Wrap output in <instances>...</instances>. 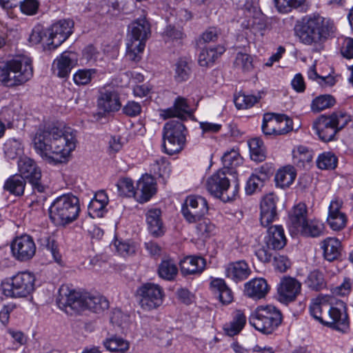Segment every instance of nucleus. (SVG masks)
<instances>
[{
	"label": "nucleus",
	"instance_id": "nucleus-4",
	"mask_svg": "<svg viewBox=\"0 0 353 353\" xmlns=\"http://www.w3.org/2000/svg\"><path fill=\"white\" fill-rule=\"evenodd\" d=\"M33 75L31 61L26 57H17L0 63V81L8 87L21 85Z\"/></svg>",
	"mask_w": 353,
	"mask_h": 353
},
{
	"label": "nucleus",
	"instance_id": "nucleus-6",
	"mask_svg": "<svg viewBox=\"0 0 353 353\" xmlns=\"http://www.w3.org/2000/svg\"><path fill=\"white\" fill-rule=\"evenodd\" d=\"M81 211L78 197L65 194L56 198L49 208L50 220L56 225H66L75 221Z\"/></svg>",
	"mask_w": 353,
	"mask_h": 353
},
{
	"label": "nucleus",
	"instance_id": "nucleus-59",
	"mask_svg": "<svg viewBox=\"0 0 353 353\" xmlns=\"http://www.w3.org/2000/svg\"><path fill=\"white\" fill-rule=\"evenodd\" d=\"M334 121L331 117L321 115L313 123V128L315 130H322L323 129L336 128Z\"/></svg>",
	"mask_w": 353,
	"mask_h": 353
},
{
	"label": "nucleus",
	"instance_id": "nucleus-57",
	"mask_svg": "<svg viewBox=\"0 0 353 353\" xmlns=\"http://www.w3.org/2000/svg\"><path fill=\"white\" fill-rule=\"evenodd\" d=\"M331 117L334 121L338 132L342 130L351 121V117L345 112L339 111L333 112Z\"/></svg>",
	"mask_w": 353,
	"mask_h": 353
},
{
	"label": "nucleus",
	"instance_id": "nucleus-48",
	"mask_svg": "<svg viewBox=\"0 0 353 353\" xmlns=\"http://www.w3.org/2000/svg\"><path fill=\"white\" fill-rule=\"evenodd\" d=\"M39 242L41 246L46 248L50 252L54 259L57 262H59L61 260V256L57 251V248L53 239H52L48 234H46L39 239Z\"/></svg>",
	"mask_w": 353,
	"mask_h": 353
},
{
	"label": "nucleus",
	"instance_id": "nucleus-47",
	"mask_svg": "<svg viewBox=\"0 0 353 353\" xmlns=\"http://www.w3.org/2000/svg\"><path fill=\"white\" fill-rule=\"evenodd\" d=\"M97 73L96 69L79 70L73 76L74 83L79 85H85L90 83Z\"/></svg>",
	"mask_w": 353,
	"mask_h": 353
},
{
	"label": "nucleus",
	"instance_id": "nucleus-32",
	"mask_svg": "<svg viewBox=\"0 0 353 353\" xmlns=\"http://www.w3.org/2000/svg\"><path fill=\"white\" fill-rule=\"evenodd\" d=\"M246 323V317L241 310H236L232 320L224 325L225 333L230 336L238 334L244 327Z\"/></svg>",
	"mask_w": 353,
	"mask_h": 353
},
{
	"label": "nucleus",
	"instance_id": "nucleus-14",
	"mask_svg": "<svg viewBox=\"0 0 353 353\" xmlns=\"http://www.w3.org/2000/svg\"><path fill=\"white\" fill-rule=\"evenodd\" d=\"M208 212L207 200L201 196L196 195L188 196L181 208L183 217L189 223L199 221Z\"/></svg>",
	"mask_w": 353,
	"mask_h": 353
},
{
	"label": "nucleus",
	"instance_id": "nucleus-36",
	"mask_svg": "<svg viewBox=\"0 0 353 353\" xmlns=\"http://www.w3.org/2000/svg\"><path fill=\"white\" fill-rule=\"evenodd\" d=\"M174 79L177 82L187 81L191 74V62L187 58H180L175 63Z\"/></svg>",
	"mask_w": 353,
	"mask_h": 353
},
{
	"label": "nucleus",
	"instance_id": "nucleus-9",
	"mask_svg": "<svg viewBox=\"0 0 353 353\" xmlns=\"http://www.w3.org/2000/svg\"><path fill=\"white\" fill-rule=\"evenodd\" d=\"M188 131L180 120H171L163 127V148L170 154L179 152L183 148Z\"/></svg>",
	"mask_w": 353,
	"mask_h": 353
},
{
	"label": "nucleus",
	"instance_id": "nucleus-39",
	"mask_svg": "<svg viewBox=\"0 0 353 353\" xmlns=\"http://www.w3.org/2000/svg\"><path fill=\"white\" fill-rule=\"evenodd\" d=\"M250 157L254 161L261 162L265 159L266 152L263 141L259 138H253L248 141Z\"/></svg>",
	"mask_w": 353,
	"mask_h": 353
},
{
	"label": "nucleus",
	"instance_id": "nucleus-62",
	"mask_svg": "<svg viewBox=\"0 0 353 353\" xmlns=\"http://www.w3.org/2000/svg\"><path fill=\"white\" fill-rule=\"evenodd\" d=\"M117 252L123 256H128L134 254L136 252V247L134 243L125 241H118L115 243Z\"/></svg>",
	"mask_w": 353,
	"mask_h": 353
},
{
	"label": "nucleus",
	"instance_id": "nucleus-49",
	"mask_svg": "<svg viewBox=\"0 0 353 353\" xmlns=\"http://www.w3.org/2000/svg\"><path fill=\"white\" fill-rule=\"evenodd\" d=\"M117 187L120 195L129 197L137 195L133 182L130 179L123 178L119 180Z\"/></svg>",
	"mask_w": 353,
	"mask_h": 353
},
{
	"label": "nucleus",
	"instance_id": "nucleus-34",
	"mask_svg": "<svg viewBox=\"0 0 353 353\" xmlns=\"http://www.w3.org/2000/svg\"><path fill=\"white\" fill-rule=\"evenodd\" d=\"M26 181L21 175L14 174L5 182L3 188L15 196H21L25 190Z\"/></svg>",
	"mask_w": 353,
	"mask_h": 353
},
{
	"label": "nucleus",
	"instance_id": "nucleus-15",
	"mask_svg": "<svg viewBox=\"0 0 353 353\" xmlns=\"http://www.w3.org/2000/svg\"><path fill=\"white\" fill-rule=\"evenodd\" d=\"M74 22L70 19L60 20L48 29L47 48L54 50L63 43L72 33Z\"/></svg>",
	"mask_w": 353,
	"mask_h": 353
},
{
	"label": "nucleus",
	"instance_id": "nucleus-19",
	"mask_svg": "<svg viewBox=\"0 0 353 353\" xmlns=\"http://www.w3.org/2000/svg\"><path fill=\"white\" fill-rule=\"evenodd\" d=\"M97 107L103 113L119 111L121 108L119 93L115 90L101 91L97 99Z\"/></svg>",
	"mask_w": 353,
	"mask_h": 353
},
{
	"label": "nucleus",
	"instance_id": "nucleus-42",
	"mask_svg": "<svg viewBox=\"0 0 353 353\" xmlns=\"http://www.w3.org/2000/svg\"><path fill=\"white\" fill-rule=\"evenodd\" d=\"M4 152L8 158L14 159L23 152V146L19 139H10L4 144Z\"/></svg>",
	"mask_w": 353,
	"mask_h": 353
},
{
	"label": "nucleus",
	"instance_id": "nucleus-23",
	"mask_svg": "<svg viewBox=\"0 0 353 353\" xmlns=\"http://www.w3.org/2000/svg\"><path fill=\"white\" fill-rule=\"evenodd\" d=\"M269 291L267 281L263 278L252 279L244 285V294L254 300L264 298Z\"/></svg>",
	"mask_w": 353,
	"mask_h": 353
},
{
	"label": "nucleus",
	"instance_id": "nucleus-10",
	"mask_svg": "<svg viewBox=\"0 0 353 353\" xmlns=\"http://www.w3.org/2000/svg\"><path fill=\"white\" fill-rule=\"evenodd\" d=\"M34 276L29 272H20L1 283L6 296L25 297L34 290Z\"/></svg>",
	"mask_w": 353,
	"mask_h": 353
},
{
	"label": "nucleus",
	"instance_id": "nucleus-28",
	"mask_svg": "<svg viewBox=\"0 0 353 353\" xmlns=\"http://www.w3.org/2000/svg\"><path fill=\"white\" fill-rule=\"evenodd\" d=\"M205 266V260L201 256H187L180 262L181 272L184 276L201 273Z\"/></svg>",
	"mask_w": 353,
	"mask_h": 353
},
{
	"label": "nucleus",
	"instance_id": "nucleus-2",
	"mask_svg": "<svg viewBox=\"0 0 353 353\" xmlns=\"http://www.w3.org/2000/svg\"><path fill=\"white\" fill-rule=\"evenodd\" d=\"M59 307L69 315L78 314L84 310L101 313L109 307L108 301L99 294H82L62 285L57 300Z\"/></svg>",
	"mask_w": 353,
	"mask_h": 353
},
{
	"label": "nucleus",
	"instance_id": "nucleus-58",
	"mask_svg": "<svg viewBox=\"0 0 353 353\" xmlns=\"http://www.w3.org/2000/svg\"><path fill=\"white\" fill-rule=\"evenodd\" d=\"M330 228L335 231H339L345 228L347 222L345 214L331 215L327 218Z\"/></svg>",
	"mask_w": 353,
	"mask_h": 353
},
{
	"label": "nucleus",
	"instance_id": "nucleus-21",
	"mask_svg": "<svg viewBox=\"0 0 353 353\" xmlns=\"http://www.w3.org/2000/svg\"><path fill=\"white\" fill-rule=\"evenodd\" d=\"M156 181L150 174H145L138 181L137 184V196L139 203L148 201L156 193Z\"/></svg>",
	"mask_w": 353,
	"mask_h": 353
},
{
	"label": "nucleus",
	"instance_id": "nucleus-24",
	"mask_svg": "<svg viewBox=\"0 0 353 353\" xmlns=\"http://www.w3.org/2000/svg\"><path fill=\"white\" fill-rule=\"evenodd\" d=\"M284 230L281 225H273L268 228L265 237V243L268 249L281 250L286 245Z\"/></svg>",
	"mask_w": 353,
	"mask_h": 353
},
{
	"label": "nucleus",
	"instance_id": "nucleus-30",
	"mask_svg": "<svg viewBox=\"0 0 353 353\" xmlns=\"http://www.w3.org/2000/svg\"><path fill=\"white\" fill-rule=\"evenodd\" d=\"M225 49L223 46L219 45L214 48H203L199 55V63L202 67H208L225 52Z\"/></svg>",
	"mask_w": 353,
	"mask_h": 353
},
{
	"label": "nucleus",
	"instance_id": "nucleus-38",
	"mask_svg": "<svg viewBox=\"0 0 353 353\" xmlns=\"http://www.w3.org/2000/svg\"><path fill=\"white\" fill-rule=\"evenodd\" d=\"M178 273V268L173 260L170 259H163L158 268L159 276L167 281L174 279Z\"/></svg>",
	"mask_w": 353,
	"mask_h": 353
},
{
	"label": "nucleus",
	"instance_id": "nucleus-25",
	"mask_svg": "<svg viewBox=\"0 0 353 353\" xmlns=\"http://www.w3.org/2000/svg\"><path fill=\"white\" fill-rule=\"evenodd\" d=\"M146 221L148 230L152 236L159 237L164 234L165 230L159 209L149 210L146 213Z\"/></svg>",
	"mask_w": 353,
	"mask_h": 353
},
{
	"label": "nucleus",
	"instance_id": "nucleus-27",
	"mask_svg": "<svg viewBox=\"0 0 353 353\" xmlns=\"http://www.w3.org/2000/svg\"><path fill=\"white\" fill-rule=\"evenodd\" d=\"M307 206L303 203L296 205L289 213V224L294 230L299 232L307 223Z\"/></svg>",
	"mask_w": 353,
	"mask_h": 353
},
{
	"label": "nucleus",
	"instance_id": "nucleus-51",
	"mask_svg": "<svg viewBox=\"0 0 353 353\" xmlns=\"http://www.w3.org/2000/svg\"><path fill=\"white\" fill-rule=\"evenodd\" d=\"M199 223L196 225L197 234L201 238L209 237L215 230V226L209 219H200Z\"/></svg>",
	"mask_w": 353,
	"mask_h": 353
},
{
	"label": "nucleus",
	"instance_id": "nucleus-61",
	"mask_svg": "<svg viewBox=\"0 0 353 353\" xmlns=\"http://www.w3.org/2000/svg\"><path fill=\"white\" fill-rule=\"evenodd\" d=\"M19 3L21 12L28 15L36 14L39 5L37 0H20Z\"/></svg>",
	"mask_w": 353,
	"mask_h": 353
},
{
	"label": "nucleus",
	"instance_id": "nucleus-52",
	"mask_svg": "<svg viewBox=\"0 0 353 353\" xmlns=\"http://www.w3.org/2000/svg\"><path fill=\"white\" fill-rule=\"evenodd\" d=\"M276 7L280 12L286 13L301 6L305 0H274Z\"/></svg>",
	"mask_w": 353,
	"mask_h": 353
},
{
	"label": "nucleus",
	"instance_id": "nucleus-20",
	"mask_svg": "<svg viewBox=\"0 0 353 353\" xmlns=\"http://www.w3.org/2000/svg\"><path fill=\"white\" fill-rule=\"evenodd\" d=\"M276 197L273 194L265 195L261 201V224L268 227L272 223L276 216Z\"/></svg>",
	"mask_w": 353,
	"mask_h": 353
},
{
	"label": "nucleus",
	"instance_id": "nucleus-43",
	"mask_svg": "<svg viewBox=\"0 0 353 353\" xmlns=\"http://www.w3.org/2000/svg\"><path fill=\"white\" fill-rule=\"evenodd\" d=\"M336 103L335 99L330 94H323L316 97L311 103V110L319 112L332 107Z\"/></svg>",
	"mask_w": 353,
	"mask_h": 353
},
{
	"label": "nucleus",
	"instance_id": "nucleus-37",
	"mask_svg": "<svg viewBox=\"0 0 353 353\" xmlns=\"http://www.w3.org/2000/svg\"><path fill=\"white\" fill-rule=\"evenodd\" d=\"M211 286L217 291L219 300L223 304L232 302L233 295L231 290L222 279H215L211 282Z\"/></svg>",
	"mask_w": 353,
	"mask_h": 353
},
{
	"label": "nucleus",
	"instance_id": "nucleus-33",
	"mask_svg": "<svg viewBox=\"0 0 353 353\" xmlns=\"http://www.w3.org/2000/svg\"><path fill=\"white\" fill-rule=\"evenodd\" d=\"M296 172L292 165L283 167L278 170L275 176V181L282 188L289 187L294 181Z\"/></svg>",
	"mask_w": 353,
	"mask_h": 353
},
{
	"label": "nucleus",
	"instance_id": "nucleus-31",
	"mask_svg": "<svg viewBox=\"0 0 353 353\" xmlns=\"http://www.w3.org/2000/svg\"><path fill=\"white\" fill-rule=\"evenodd\" d=\"M322 248L325 259L328 261H333L341 254V243L339 239L329 237L323 241Z\"/></svg>",
	"mask_w": 353,
	"mask_h": 353
},
{
	"label": "nucleus",
	"instance_id": "nucleus-22",
	"mask_svg": "<svg viewBox=\"0 0 353 353\" xmlns=\"http://www.w3.org/2000/svg\"><path fill=\"white\" fill-rule=\"evenodd\" d=\"M225 276L238 283L248 278L251 270L244 260L229 263L225 268Z\"/></svg>",
	"mask_w": 353,
	"mask_h": 353
},
{
	"label": "nucleus",
	"instance_id": "nucleus-63",
	"mask_svg": "<svg viewBox=\"0 0 353 353\" xmlns=\"http://www.w3.org/2000/svg\"><path fill=\"white\" fill-rule=\"evenodd\" d=\"M274 266L280 272H285L291 266L290 259L284 255L274 256Z\"/></svg>",
	"mask_w": 353,
	"mask_h": 353
},
{
	"label": "nucleus",
	"instance_id": "nucleus-54",
	"mask_svg": "<svg viewBox=\"0 0 353 353\" xmlns=\"http://www.w3.org/2000/svg\"><path fill=\"white\" fill-rule=\"evenodd\" d=\"M183 37V33L180 28L174 26H168L163 32V38L166 42L178 41Z\"/></svg>",
	"mask_w": 353,
	"mask_h": 353
},
{
	"label": "nucleus",
	"instance_id": "nucleus-29",
	"mask_svg": "<svg viewBox=\"0 0 353 353\" xmlns=\"http://www.w3.org/2000/svg\"><path fill=\"white\" fill-rule=\"evenodd\" d=\"M18 168L19 174L23 179L28 181L33 177L41 176V171L37 166L36 162L32 159L24 157L21 158L18 161Z\"/></svg>",
	"mask_w": 353,
	"mask_h": 353
},
{
	"label": "nucleus",
	"instance_id": "nucleus-64",
	"mask_svg": "<svg viewBox=\"0 0 353 353\" xmlns=\"http://www.w3.org/2000/svg\"><path fill=\"white\" fill-rule=\"evenodd\" d=\"M249 26L254 33L256 32L264 30L266 28L267 23L265 17L260 14L259 17H254L251 21H249Z\"/></svg>",
	"mask_w": 353,
	"mask_h": 353
},
{
	"label": "nucleus",
	"instance_id": "nucleus-40",
	"mask_svg": "<svg viewBox=\"0 0 353 353\" xmlns=\"http://www.w3.org/2000/svg\"><path fill=\"white\" fill-rule=\"evenodd\" d=\"M293 163L298 167L305 166L306 163L312 161L313 152L307 147L299 145L292 151Z\"/></svg>",
	"mask_w": 353,
	"mask_h": 353
},
{
	"label": "nucleus",
	"instance_id": "nucleus-60",
	"mask_svg": "<svg viewBox=\"0 0 353 353\" xmlns=\"http://www.w3.org/2000/svg\"><path fill=\"white\" fill-rule=\"evenodd\" d=\"M106 205L96 201L91 200L88 205L89 214L93 218L103 217L107 212Z\"/></svg>",
	"mask_w": 353,
	"mask_h": 353
},
{
	"label": "nucleus",
	"instance_id": "nucleus-55",
	"mask_svg": "<svg viewBox=\"0 0 353 353\" xmlns=\"http://www.w3.org/2000/svg\"><path fill=\"white\" fill-rule=\"evenodd\" d=\"M142 112L141 104L134 101H128L122 108V112L127 117H135Z\"/></svg>",
	"mask_w": 353,
	"mask_h": 353
},
{
	"label": "nucleus",
	"instance_id": "nucleus-53",
	"mask_svg": "<svg viewBox=\"0 0 353 353\" xmlns=\"http://www.w3.org/2000/svg\"><path fill=\"white\" fill-rule=\"evenodd\" d=\"M264 183L265 181L263 179L259 178V176L257 174H252L246 183V193L248 194H252L254 192L259 190L263 186Z\"/></svg>",
	"mask_w": 353,
	"mask_h": 353
},
{
	"label": "nucleus",
	"instance_id": "nucleus-46",
	"mask_svg": "<svg viewBox=\"0 0 353 353\" xmlns=\"http://www.w3.org/2000/svg\"><path fill=\"white\" fill-rule=\"evenodd\" d=\"M316 165L321 170L334 169L337 165V158L331 152H325L319 156Z\"/></svg>",
	"mask_w": 353,
	"mask_h": 353
},
{
	"label": "nucleus",
	"instance_id": "nucleus-5",
	"mask_svg": "<svg viewBox=\"0 0 353 353\" xmlns=\"http://www.w3.org/2000/svg\"><path fill=\"white\" fill-rule=\"evenodd\" d=\"M310 314L321 323L345 332L349 321L345 310L331 306L328 303L316 299L310 305Z\"/></svg>",
	"mask_w": 353,
	"mask_h": 353
},
{
	"label": "nucleus",
	"instance_id": "nucleus-44",
	"mask_svg": "<svg viewBox=\"0 0 353 353\" xmlns=\"http://www.w3.org/2000/svg\"><path fill=\"white\" fill-rule=\"evenodd\" d=\"M234 66L243 72H250L254 69L253 59L250 54L239 52L234 61Z\"/></svg>",
	"mask_w": 353,
	"mask_h": 353
},
{
	"label": "nucleus",
	"instance_id": "nucleus-35",
	"mask_svg": "<svg viewBox=\"0 0 353 353\" xmlns=\"http://www.w3.org/2000/svg\"><path fill=\"white\" fill-rule=\"evenodd\" d=\"M305 283L310 290L316 292L325 289L327 286L324 274L319 270L310 272Z\"/></svg>",
	"mask_w": 353,
	"mask_h": 353
},
{
	"label": "nucleus",
	"instance_id": "nucleus-7",
	"mask_svg": "<svg viewBox=\"0 0 353 353\" xmlns=\"http://www.w3.org/2000/svg\"><path fill=\"white\" fill-rule=\"evenodd\" d=\"M129 40L126 44V57L133 61L141 59L146 40L151 35V27L145 17L139 18L128 26Z\"/></svg>",
	"mask_w": 353,
	"mask_h": 353
},
{
	"label": "nucleus",
	"instance_id": "nucleus-45",
	"mask_svg": "<svg viewBox=\"0 0 353 353\" xmlns=\"http://www.w3.org/2000/svg\"><path fill=\"white\" fill-rule=\"evenodd\" d=\"M324 225L319 221L312 220L307 221L303 228L300 230L306 236L316 237L323 234Z\"/></svg>",
	"mask_w": 353,
	"mask_h": 353
},
{
	"label": "nucleus",
	"instance_id": "nucleus-13",
	"mask_svg": "<svg viewBox=\"0 0 353 353\" xmlns=\"http://www.w3.org/2000/svg\"><path fill=\"white\" fill-rule=\"evenodd\" d=\"M292 120L285 114L266 113L261 128L265 135L279 136L292 131Z\"/></svg>",
	"mask_w": 353,
	"mask_h": 353
},
{
	"label": "nucleus",
	"instance_id": "nucleus-50",
	"mask_svg": "<svg viewBox=\"0 0 353 353\" xmlns=\"http://www.w3.org/2000/svg\"><path fill=\"white\" fill-rule=\"evenodd\" d=\"M224 168L234 169L241 163L239 154L234 150L225 152L222 157Z\"/></svg>",
	"mask_w": 353,
	"mask_h": 353
},
{
	"label": "nucleus",
	"instance_id": "nucleus-41",
	"mask_svg": "<svg viewBox=\"0 0 353 353\" xmlns=\"http://www.w3.org/2000/svg\"><path fill=\"white\" fill-rule=\"evenodd\" d=\"M105 348L110 352H125L129 350V342L121 336L113 335L103 341Z\"/></svg>",
	"mask_w": 353,
	"mask_h": 353
},
{
	"label": "nucleus",
	"instance_id": "nucleus-3",
	"mask_svg": "<svg viewBox=\"0 0 353 353\" xmlns=\"http://www.w3.org/2000/svg\"><path fill=\"white\" fill-rule=\"evenodd\" d=\"M297 35L306 45L319 44L326 41L334 32V26L330 19L319 14L303 17L297 26Z\"/></svg>",
	"mask_w": 353,
	"mask_h": 353
},
{
	"label": "nucleus",
	"instance_id": "nucleus-56",
	"mask_svg": "<svg viewBox=\"0 0 353 353\" xmlns=\"http://www.w3.org/2000/svg\"><path fill=\"white\" fill-rule=\"evenodd\" d=\"M44 38L48 39V30H45L41 25L35 26L32 30L29 37V42L32 45L39 43Z\"/></svg>",
	"mask_w": 353,
	"mask_h": 353
},
{
	"label": "nucleus",
	"instance_id": "nucleus-18",
	"mask_svg": "<svg viewBox=\"0 0 353 353\" xmlns=\"http://www.w3.org/2000/svg\"><path fill=\"white\" fill-rule=\"evenodd\" d=\"M78 55L72 51H65L53 63L52 68L59 77H67L77 63Z\"/></svg>",
	"mask_w": 353,
	"mask_h": 353
},
{
	"label": "nucleus",
	"instance_id": "nucleus-17",
	"mask_svg": "<svg viewBox=\"0 0 353 353\" xmlns=\"http://www.w3.org/2000/svg\"><path fill=\"white\" fill-rule=\"evenodd\" d=\"M279 300L288 303L294 301L301 293V283L295 278L284 276L278 287Z\"/></svg>",
	"mask_w": 353,
	"mask_h": 353
},
{
	"label": "nucleus",
	"instance_id": "nucleus-8",
	"mask_svg": "<svg viewBox=\"0 0 353 353\" xmlns=\"http://www.w3.org/2000/svg\"><path fill=\"white\" fill-rule=\"evenodd\" d=\"M249 322L264 334H270L282 322V314L276 307L268 305L258 307L249 317Z\"/></svg>",
	"mask_w": 353,
	"mask_h": 353
},
{
	"label": "nucleus",
	"instance_id": "nucleus-12",
	"mask_svg": "<svg viewBox=\"0 0 353 353\" xmlns=\"http://www.w3.org/2000/svg\"><path fill=\"white\" fill-rule=\"evenodd\" d=\"M137 296L141 308L152 310L163 303L164 293L159 285L146 283L137 289Z\"/></svg>",
	"mask_w": 353,
	"mask_h": 353
},
{
	"label": "nucleus",
	"instance_id": "nucleus-26",
	"mask_svg": "<svg viewBox=\"0 0 353 353\" xmlns=\"http://www.w3.org/2000/svg\"><path fill=\"white\" fill-rule=\"evenodd\" d=\"M189 114V105L186 99L178 97L172 107L161 110V116L167 119L171 117H177L180 120L185 119L186 114Z\"/></svg>",
	"mask_w": 353,
	"mask_h": 353
},
{
	"label": "nucleus",
	"instance_id": "nucleus-1",
	"mask_svg": "<svg viewBox=\"0 0 353 353\" xmlns=\"http://www.w3.org/2000/svg\"><path fill=\"white\" fill-rule=\"evenodd\" d=\"M32 143L36 152L43 160L56 165L68 161L76 148V134L70 129L63 130L52 125L40 127Z\"/></svg>",
	"mask_w": 353,
	"mask_h": 353
},
{
	"label": "nucleus",
	"instance_id": "nucleus-11",
	"mask_svg": "<svg viewBox=\"0 0 353 353\" xmlns=\"http://www.w3.org/2000/svg\"><path fill=\"white\" fill-rule=\"evenodd\" d=\"M230 180L225 173L221 170L210 176L207 179L205 184L206 189L209 193L223 202L234 200L238 192L236 185L235 190L230 192Z\"/></svg>",
	"mask_w": 353,
	"mask_h": 353
},
{
	"label": "nucleus",
	"instance_id": "nucleus-16",
	"mask_svg": "<svg viewBox=\"0 0 353 353\" xmlns=\"http://www.w3.org/2000/svg\"><path fill=\"white\" fill-rule=\"evenodd\" d=\"M13 257L21 262H26L35 255L36 245L32 237L28 234L17 236L10 244Z\"/></svg>",
	"mask_w": 353,
	"mask_h": 353
}]
</instances>
